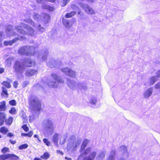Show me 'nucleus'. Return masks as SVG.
Wrapping results in <instances>:
<instances>
[{
    "label": "nucleus",
    "instance_id": "29",
    "mask_svg": "<svg viewBox=\"0 0 160 160\" xmlns=\"http://www.w3.org/2000/svg\"><path fill=\"white\" fill-rule=\"evenodd\" d=\"M8 159L10 158L12 160H18L19 157L14 154H8Z\"/></svg>",
    "mask_w": 160,
    "mask_h": 160
},
{
    "label": "nucleus",
    "instance_id": "2",
    "mask_svg": "<svg viewBox=\"0 0 160 160\" xmlns=\"http://www.w3.org/2000/svg\"><path fill=\"white\" fill-rule=\"evenodd\" d=\"M51 76L53 79L48 80L46 82L47 85L50 88H57L58 86L59 82L63 83L64 82L63 78L55 74H52Z\"/></svg>",
    "mask_w": 160,
    "mask_h": 160
},
{
    "label": "nucleus",
    "instance_id": "43",
    "mask_svg": "<svg viewBox=\"0 0 160 160\" xmlns=\"http://www.w3.org/2000/svg\"><path fill=\"white\" fill-rule=\"evenodd\" d=\"M69 2V0H63L61 2V4L62 7H64Z\"/></svg>",
    "mask_w": 160,
    "mask_h": 160
},
{
    "label": "nucleus",
    "instance_id": "20",
    "mask_svg": "<svg viewBox=\"0 0 160 160\" xmlns=\"http://www.w3.org/2000/svg\"><path fill=\"white\" fill-rule=\"evenodd\" d=\"M96 152H92L88 157H85L83 160H93L96 156Z\"/></svg>",
    "mask_w": 160,
    "mask_h": 160
},
{
    "label": "nucleus",
    "instance_id": "47",
    "mask_svg": "<svg viewBox=\"0 0 160 160\" xmlns=\"http://www.w3.org/2000/svg\"><path fill=\"white\" fill-rule=\"evenodd\" d=\"M105 155V152L102 151L99 154V157L101 158H104Z\"/></svg>",
    "mask_w": 160,
    "mask_h": 160
},
{
    "label": "nucleus",
    "instance_id": "4",
    "mask_svg": "<svg viewBox=\"0 0 160 160\" xmlns=\"http://www.w3.org/2000/svg\"><path fill=\"white\" fill-rule=\"evenodd\" d=\"M29 105L31 109L34 111H40L41 104L40 100L36 97L32 96L29 99Z\"/></svg>",
    "mask_w": 160,
    "mask_h": 160
},
{
    "label": "nucleus",
    "instance_id": "40",
    "mask_svg": "<svg viewBox=\"0 0 160 160\" xmlns=\"http://www.w3.org/2000/svg\"><path fill=\"white\" fill-rule=\"evenodd\" d=\"M74 143L73 142H70L68 143L67 146V150L68 151H70L72 149Z\"/></svg>",
    "mask_w": 160,
    "mask_h": 160
},
{
    "label": "nucleus",
    "instance_id": "50",
    "mask_svg": "<svg viewBox=\"0 0 160 160\" xmlns=\"http://www.w3.org/2000/svg\"><path fill=\"white\" fill-rule=\"evenodd\" d=\"M1 151L3 153L8 152H9V149L7 147H4L2 150Z\"/></svg>",
    "mask_w": 160,
    "mask_h": 160
},
{
    "label": "nucleus",
    "instance_id": "39",
    "mask_svg": "<svg viewBox=\"0 0 160 160\" xmlns=\"http://www.w3.org/2000/svg\"><path fill=\"white\" fill-rule=\"evenodd\" d=\"M13 60V59H12V58H9L6 59L5 62L8 66H10L11 65L12 62Z\"/></svg>",
    "mask_w": 160,
    "mask_h": 160
},
{
    "label": "nucleus",
    "instance_id": "56",
    "mask_svg": "<svg viewBox=\"0 0 160 160\" xmlns=\"http://www.w3.org/2000/svg\"><path fill=\"white\" fill-rule=\"evenodd\" d=\"M81 1H86L89 3H93L94 2V0H80Z\"/></svg>",
    "mask_w": 160,
    "mask_h": 160
},
{
    "label": "nucleus",
    "instance_id": "64",
    "mask_svg": "<svg viewBox=\"0 0 160 160\" xmlns=\"http://www.w3.org/2000/svg\"><path fill=\"white\" fill-rule=\"evenodd\" d=\"M156 74L157 75L156 76L158 77L159 78L160 77V70L157 72Z\"/></svg>",
    "mask_w": 160,
    "mask_h": 160
},
{
    "label": "nucleus",
    "instance_id": "42",
    "mask_svg": "<svg viewBox=\"0 0 160 160\" xmlns=\"http://www.w3.org/2000/svg\"><path fill=\"white\" fill-rule=\"evenodd\" d=\"M37 28L39 30V31L41 32H43L45 30V28L41 27L40 25H38Z\"/></svg>",
    "mask_w": 160,
    "mask_h": 160
},
{
    "label": "nucleus",
    "instance_id": "51",
    "mask_svg": "<svg viewBox=\"0 0 160 160\" xmlns=\"http://www.w3.org/2000/svg\"><path fill=\"white\" fill-rule=\"evenodd\" d=\"M9 103L12 106H15L16 105V101L14 100H12L9 101Z\"/></svg>",
    "mask_w": 160,
    "mask_h": 160
},
{
    "label": "nucleus",
    "instance_id": "17",
    "mask_svg": "<svg viewBox=\"0 0 160 160\" xmlns=\"http://www.w3.org/2000/svg\"><path fill=\"white\" fill-rule=\"evenodd\" d=\"M35 48L33 46H29L27 50V56H32L35 54Z\"/></svg>",
    "mask_w": 160,
    "mask_h": 160
},
{
    "label": "nucleus",
    "instance_id": "32",
    "mask_svg": "<svg viewBox=\"0 0 160 160\" xmlns=\"http://www.w3.org/2000/svg\"><path fill=\"white\" fill-rule=\"evenodd\" d=\"M13 118L12 117H10L7 120H6L5 122L6 125L10 126L12 123Z\"/></svg>",
    "mask_w": 160,
    "mask_h": 160
},
{
    "label": "nucleus",
    "instance_id": "6",
    "mask_svg": "<svg viewBox=\"0 0 160 160\" xmlns=\"http://www.w3.org/2000/svg\"><path fill=\"white\" fill-rule=\"evenodd\" d=\"M48 50L47 48H43L39 52L38 57L40 61H45L47 58Z\"/></svg>",
    "mask_w": 160,
    "mask_h": 160
},
{
    "label": "nucleus",
    "instance_id": "62",
    "mask_svg": "<svg viewBox=\"0 0 160 160\" xmlns=\"http://www.w3.org/2000/svg\"><path fill=\"white\" fill-rule=\"evenodd\" d=\"M57 152L58 154H59L61 155H62L63 154V152L59 150H57Z\"/></svg>",
    "mask_w": 160,
    "mask_h": 160
},
{
    "label": "nucleus",
    "instance_id": "63",
    "mask_svg": "<svg viewBox=\"0 0 160 160\" xmlns=\"http://www.w3.org/2000/svg\"><path fill=\"white\" fill-rule=\"evenodd\" d=\"M7 136L8 137L11 138L13 136V135L11 132H9L8 133Z\"/></svg>",
    "mask_w": 160,
    "mask_h": 160
},
{
    "label": "nucleus",
    "instance_id": "44",
    "mask_svg": "<svg viewBox=\"0 0 160 160\" xmlns=\"http://www.w3.org/2000/svg\"><path fill=\"white\" fill-rule=\"evenodd\" d=\"M16 111V110L15 108L12 107L11 108V109L9 110V112L12 114H15Z\"/></svg>",
    "mask_w": 160,
    "mask_h": 160
},
{
    "label": "nucleus",
    "instance_id": "16",
    "mask_svg": "<svg viewBox=\"0 0 160 160\" xmlns=\"http://www.w3.org/2000/svg\"><path fill=\"white\" fill-rule=\"evenodd\" d=\"M118 151L121 152L123 153H126L127 157H128L129 153L128 151L127 147L124 145H122L120 146L118 149Z\"/></svg>",
    "mask_w": 160,
    "mask_h": 160
},
{
    "label": "nucleus",
    "instance_id": "28",
    "mask_svg": "<svg viewBox=\"0 0 160 160\" xmlns=\"http://www.w3.org/2000/svg\"><path fill=\"white\" fill-rule=\"evenodd\" d=\"M6 109V102L5 101L0 102V111H5Z\"/></svg>",
    "mask_w": 160,
    "mask_h": 160
},
{
    "label": "nucleus",
    "instance_id": "18",
    "mask_svg": "<svg viewBox=\"0 0 160 160\" xmlns=\"http://www.w3.org/2000/svg\"><path fill=\"white\" fill-rule=\"evenodd\" d=\"M153 88H150L146 90L144 93V96L145 98H148L152 95V92Z\"/></svg>",
    "mask_w": 160,
    "mask_h": 160
},
{
    "label": "nucleus",
    "instance_id": "23",
    "mask_svg": "<svg viewBox=\"0 0 160 160\" xmlns=\"http://www.w3.org/2000/svg\"><path fill=\"white\" fill-rule=\"evenodd\" d=\"M91 148H88L87 149L85 150L84 151V152L82 153L81 155H80L78 158H82L84 156L87 155L91 152Z\"/></svg>",
    "mask_w": 160,
    "mask_h": 160
},
{
    "label": "nucleus",
    "instance_id": "12",
    "mask_svg": "<svg viewBox=\"0 0 160 160\" xmlns=\"http://www.w3.org/2000/svg\"><path fill=\"white\" fill-rule=\"evenodd\" d=\"M29 48V46H24L20 48L18 50V53L21 55L27 56V50Z\"/></svg>",
    "mask_w": 160,
    "mask_h": 160
},
{
    "label": "nucleus",
    "instance_id": "30",
    "mask_svg": "<svg viewBox=\"0 0 160 160\" xmlns=\"http://www.w3.org/2000/svg\"><path fill=\"white\" fill-rule=\"evenodd\" d=\"M82 142V141L81 139L78 138L76 142L75 146H74L73 148V150H75L77 147L79 146Z\"/></svg>",
    "mask_w": 160,
    "mask_h": 160
},
{
    "label": "nucleus",
    "instance_id": "10",
    "mask_svg": "<svg viewBox=\"0 0 160 160\" xmlns=\"http://www.w3.org/2000/svg\"><path fill=\"white\" fill-rule=\"evenodd\" d=\"M66 83L68 87L71 89L75 90L78 88V83L75 81L67 78Z\"/></svg>",
    "mask_w": 160,
    "mask_h": 160
},
{
    "label": "nucleus",
    "instance_id": "54",
    "mask_svg": "<svg viewBox=\"0 0 160 160\" xmlns=\"http://www.w3.org/2000/svg\"><path fill=\"white\" fill-rule=\"evenodd\" d=\"M19 40V38H14L12 41H11V42L10 43L11 45H12L13 43L16 42Z\"/></svg>",
    "mask_w": 160,
    "mask_h": 160
},
{
    "label": "nucleus",
    "instance_id": "46",
    "mask_svg": "<svg viewBox=\"0 0 160 160\" xmlns=\"http://www.w3.org/2000/svg\"><path fill=\"white\" fill-rule=\"evenodd\" d=\"M71 8L73 10L78 11L79 10V8L74 4L72 5L71 6Z\"/></svg>",
    "mask_w": 160,
    "mask_h": 160
},
{
    "label": "nucleus",
    "instance_id": "7",
    "mask_svg": "<svg viewBox=\"0 0 160 160\" xmlns=\"http://www.w3.org/2000/svg\"><path fill=\"white\" fill-rule=\"evenodd\" d=\"M47 66L52 68L59 67L62 65L61 61L58 60H55L53 58L50 59L47 64Z\"/></svg>",
    "mask_w": 160,
    "mask_h": 160
},
{
    "label": "nucleus",
    "instance_id": "25",
    "mask_svg": "<svg viewBox=\"0 0 160 160\" xmlns=\"http://www.w3.org/2000/svg\"><path fill=\"white\" fill-rule=\"evenodd\" d=\"M89 140L88 139H85L84 140L81 146V149L84 150L87 146L88 143L89 142Z\"/></svg>",
    "mask_w": 160,
    "mask_h": 160
},
{
    "label": "nucleus",
    "instance_id": "8",
    "mask_svg": "<svg viewBox=\"0 0 160 160\" xmlns=\"http://www.w3.org/2000/svg\"><path fill=\"white\" fill-rule=\"evenodd\" d=\"M61 70L67 75L72 78H75L76 73L75 72L68 68H64L61 69Z\"/></svg>",
    "mask_w": 160,
    "mask_h": 160
},
{
    "label": "nucleus",
    "instance_id": "27",
    "mask_svg": "<svg viewBox=\"0 0 160 160\" xmlns=\"http://www.w3.org/2000/svg\"><path fill=\"white\" fill-rule=\"evenodd\" d=\"M159 79L158 77L155 76L151 77L150 78V83L151 85L153 84L156 82Z\"/></svg>",
    "mask_w": 160,
    "mask_h": 160
},
{
    "label": "nucleus",
    "instance_id": "26",
    "mask_svg": "<svg viewBox=\"0 0 160 160\" xmlns=\"http://www.w3.org/2000/svg\"><path fill=\"white\" fill-rule=\"evenodd\" d=\"M87 88L86 84L83 82H79L78 83V88L80 89L85 90Z\"/></svg>",
    "mask_w": 160,
    "mask_h": 160
},
{
    "label": "nucleus",
    "instance_id": "11",
    "mask_svg": "<svg viewBox=\"0 0 160 160\" xmlns=\"http://www.w3.org/2000/svg\"><path fill=\"white\" fill-rule=\"evenodd\" d=\"M6 32L8 37L12 35L15 36V33L13 32L12 27L11 25H8L6 27Z\"/></svg>",
    "mask_w": 160,
    "mask_h": 160
},
{
    "label": "nucleus",
    "instance_id": "57",
    "mask_svg": "<svg viewBox=\"0 0 160 160\" xmlns=\"http://www.w3.org/2000/svg\"><path fill=\"white\" fill-rule=\"evenodd\" d=\"M29 84L28 81H25L22 84V87L24 88L27 86V85Z\"/></svg>",
    "mask_w": 160,
    "mask_h": 160
},
{
    "label": "nucleus",
    "instance_id": "58",
    "mask_svg": "<svg viewBox=\"0 0 160 160\" xmlns=\"http://www.w3.org/2000/svg\"><path fill=\"white\" fill-rule=\"evenodd\" d=\"M155 88L156 89H159L160 88V82H159L156 84L155 86Z\"/></svg>",
    "mask_w": 160,
    "mask_h": 160
},
{
    "label": "nucleus",
    "instance_id": "14",
    "mask_svg": "<svg viewBox=\"0 0 160 160\" xmlns=\"http://www.w3.org/2000/svg\"><path fill=\"white\" fill-rule=\"evenodd\" d=\"M62 23L63 25L67 29H69L72 24V21L68 19H63Z\"/></svg>",
    "mask_w": 160,
    "mask_h": 160
},
{
    "label": "nucleus",
    "instance_id": "35",
    "mask_svg": "<svg viewBox=\"0 0 160 160\" xmlns=\"http://www.w3.org/2000/svg\"><path fill=\"white\" fill-rule=\"evenodd\" d=\"M24 21L25 22L28 23L30 24L31 25L34 27H35V23L31 19H25Z\"/></svg>",
    "mask_w": 160,
    "mask_h": 160
},
{
    "label": "nucleus",
    "instance_id": "33",
    "mask_svg": "<svg viewBox=\"0 0 160 160\" xmlns=\"http://www.w3.org/2000/svg\"><path fill=\"white\" fill-rule=\"evenodd\" d=\"M8 131V129L4 127H1L0 129V132L3 134H6Z\"/></svg>",
    "mask_w": 160,
    "mask_h": 160
},
{
    "label": "nucleus",
    "instance_id": "13",
    "mask_svg": "<svg viewBox=\"0 0 160 160\" xmlns=\"http://www.w3.org/2000/svg\"><path fill=\"white\" fill-rule=\"evenodd\" d=\"M34 63L33 61L28 58H25L23 61V63L25 67H31Z\"/></svg>",
    "mask_w": 160,
    "mask_h": 160
},
{
    "label": "nucleus",
    "instance_id": "55",
    "mask_svg": "<svg viewBox=\"0 0 160 160\" xmlns=\"http://www.w3.org/2000/svg\"><path fill=\"white\" fill-rule=\"evenodd\" d=\"M11 41H5L4 42V45L6 46H8V45H12L10 44Z\"/></svg>",
    "mask_w": 160,
    "mask_h": 160
},
{
    "label": "nucleus",
    "instance_id": "59",
    "mask_svg": "<svg viewBox=\"0 0 160 160\" xmlns=\"http://www.w3.org/2000/svg\"><path fill=\"white\" fill-rule=\"evenodd\" d=\"M18 84V81H15L13 83V87L15 88H17V85Z\"/></svg>",
    "mask_w": 160,
    "mask_h": 160
},
{
    "label": "nucleus",
    "instance_id": "52",
    "mask_svg": "<svg viewBox=\"0 0 160 160\" xmlns=\"http://www.w3.org/2000/svg\"><path fill=\"white\" fill-rule=\"evenodd\" d=\"M22 128L26 132H28L29 130V128L26 125H22Z\"/></svg>",
    "mask_w": 160,
    "mask_h": 160
},
{
    "label": "nucleus",
    "instance_id": "5",
    "mask_svg": "<svg viewBox=\"0 0 160 160\" xmlns=\"http://www.w3.org/2000/svg\"><path fill=\"white\" fill-rule=\"evenodd\" d=\"M13 72L18 75H21L26 70V68L22 62L16 61L13 66Z\"/></svg>",
    "mask_w": 160,
    "mask_h": 160
},
{
    "label": "nucleus",
    "instance_id": "36",
    "mask_svg": "<svg viewBox=\"0 0 160 160\" xmlns=\"http://www.w3.org/2000/svg\"><path fill=\"white\" fill-rule=\"evenodd\" d=\"M50 157V154L49 153L46 152H45L43 155L41 156V158L44 159H47L49 158Z\"/></svg>",
    "mask_w": 160,
    "mask_h": 160
},
{
    "label": "nucleus",
    "instance_id": "48",
    "mask_svg": "<svg viewBox=\"0 0 160 160\" xmlns=\"http://www.w3.org/2000/svg\"><path fill=\"white\" fill-rule=\"evenodd\" d=\"M6 117V114L4 113L0 112V118H1L5 120Z\"/></svg>",
    "mask_w": 160,
    "mask_h": 160
},
{
    "label": "nucleus",
    "instance_id": "41",
    "mask_svg": "<svg viewBox=\"0 0 160 160\" xmlns=\"http://www.w3.org/2000/svg\"><path fill=\"white\" fill-rule=\"evenodd\" d=\"M28 144H22L19 147L18 149L20 150H22L23 149H25L28 148Z\"/></svg>",
    "mask_w": 160,
    "mask_h": 160
},
{
    "label": "nucleus",
    "instance_id": "60",
    "mask_svg": "<svg viewBox=\"0 0 160 160\" xmlns=\"http://www.w3.org/2000/svg\"><path fill=\"white\" fill-rule=\"evenodd\" d=\"M33 134V132L32 131H30L28 133V137H31L32 135Z\"/></svg>",
    "mask_w": 160,
    "mask_h": 160
},
{
    "label": "nucleus",
    "instance_id": "24",
    "mask_svg": "<svg viewBox=\"0 0 160 160\" xmlns=\"http://www.w3.org/2000/svg\"><path fill=\"white\" fill-rule=\"evenodd\" d=\"M59 135V134L55 133L52 137V140L54 143L56 145H57L58 144Z\"/></svg>",
    "mask_w": 160,
    "mask_h": 160
},
{
    "label": "nucleus",
    "instance_id": "61",
    "mask_svg": "<svg viewBox=\"0 0 160 160\" xmlns=\"http://www.w3.org/2000/svg\"><path fill=\"white\" fill-rule=\"evenodd\" d=\"M4 120L0 118V126L2 125L4 122Z\"/></svg>",
    "mask_w": 160,
    "mask_h": 160
},
{
    "label": "nucleus",
    "instance_id": "45",
    "mask_svg": "<svg viewBox=\"0 0 160 160\" xmlns=\"http://www.w3.org/2000/svg\"><path fill=\"white\" fill-rule=\"evenodd\" d=\"M97 102V100L95 98H92L90 100V103L93 105H95Z\"/></svg>",
    "mask_w": 160,
    "mask_h": 160
},
{
    "label": "nucleus",
    "instance_id": "9",
    "mask_svg": "<svg viewBox=\"0 0 160 160\" xmlns=\"http://www.w3.org/2000/svg\"><path fill=\"white\" fill-rule=\"evenodd\" d=\"M80 7L82 8L84 11L89 14H94L95 12L87 4L80 3Z\"/></svg>",
    "mask_w": 160,
    "mask_h": 160
},
{
    "label": "nucleus",
    "instance_id": "34",
    "mask_svg": "<svg viewBox=\"0 0 160 160\" xmlns=\"http://www.w3.org/2000/svg\"><path fill=\"white\" fill-rule=\"evenodd\" d=\"M75 14V11L71 12L70 13H67L65 15V17L66 18H70L73 16Z\"/></svg>",
    "mask_w": 160,
    "mask_h": 160
},
{
    "label": "nucleus",
    "instance_id": "21",
    "mask_svg": "<svg viewBox=\"0 0 160 160\" xmlns=\"http://www.w3.org/2000/svg\"><path fill=\"white\" fill-rule=\"evenodd\" d=\"M33 18L35 20L37 21H39L42 20V15H40L36 13H33Z\"/></svg>",
    "mask_w": 160,
    "mask_h": 160
},
{
    "label": "nucleus",
    "instance_id": "49",
    "mask_svg": "<svg viewBox=\"0 0 160 160\" xmlns=\"http://www.w3.org/2000/svg\"><path fill=\"white\" fill-rule=\"evenodd\" d=\"M43 141L48 146H50V142L48 141V140L46 138H44L43 139Z\"/></svg>",
    "mask_w": 160,
    "mask_h": 160
},
{
    "label": "nucleus",
    "instance_id": "3",
    "mask_svg": "<svg viewBox=\"0 0 160 160\" xmlns=\"http://www.w3.org/2000/svg\"><path fill=\"white\" fill-rule=\"evenodd\" d=\"M42 124L47 133L51 134H52L55 126L52 119L48 118L44 119L42 122Z\"/></svg>",
    "mask_w": 160,
    "mask_h": 160
},
{
    "label": "nucleus",
    "instance_id": "15",
    "mask_svg": "<svg viewBox=\"0 0 160 160\" xmlns=\"http://www.w3.org/2000/svg\"><path fill=\"white\" fill-rule=\"evenodd\" d=\"M116 155V150H112L110 153V155L107 160H114L115 157ZM118 160H126L125 159L121 158Z\"/></svg>",
    "mask_w": 160,
    "mask_h": 160
},
{
    "label": "nucleus",
    "instance_id": "37",
    "mask_svg": "<svg viewBox=\"0 0 160 160\" xmlns=\"http://www.w3.org/2000/svg\"><path fill=\"white\" fill-rule=\"evenodd\" d=\"M2 84L8 88H10L11 87L10 83L7 81H4L2 83Z\"/></svg>",
    "mask_w": 160,
    "mask_h": 160
},
{
    "label": "nucleus",
    "instance_id": "38",
    "mask_svg": "<svg viewBox=\"0 0 160 160\" xmlns=\"http://www.w3.org/2000/svg\"><path fill=\"white\" fill-rule=\"evenodd\" d=\"M8 154L0 156V160H5L8 159Z\"/></svg>",
    "mask_w": 160,
    "mask_h": 160
},
{
    "label": "nucleus",
    "instance_id": "53",
    "mask_svg": "<svg viewBox=\"0 0 160 160\" xmlns=\"http://www.w3.org/2000/svg\"><path fill=\"white\" fill-rule=\"evenodd\" d=\"M2 92L6 95H8V93H7V89L5 88L4 87H2Z\"/></svg>",
    "mask_w": 160,
    "mask_h": 160
},
{
    "label": "nucleus",
    "instance_id": "22",
    "mask_svg": "<svg viewBox=\"0 0 160 160\" xmlns=\"http://www.w3.org/2000/svg\"><path fill=\"white\" fill-rule=\"evenodd\" d=\"M42 17H43V20L45 23H47L50 18V16L48 14L45 13H42Z\"/></svg>",
    "mask_w": 160,
    "mask_h": 160
},
{
    "label": "nucleus",
    "instance_id": "19",
    "mask_svg": "<svg viewBox=\"0 0 160 160\" xmlns=\"http://www.w3.org/2000/svg\"><path fill=\"white\" fill-rule=\"evenodd\" d=\"M37 72V70L34 69H28L26 71V75L28 77H30L34 75Z\"/></svg>",
    "mask_w": 160,
    "mask_h": 160
},
{
    "label": "nucleus",
    "instance_id": "31",
    "mask_svg": "<svg viewBox=\"0 0 160 160\" xmlns=\"http://www.w3.org/2000/svg\"><path fill=\"white\" fill-rule=\"evenodd\" d=\"M42 7L43 9H46L51 11H53L54 9L53 7H51L46 4H43Z\"/></svg>",
    "mask_w": 160,
    "mask_h": 160
},
{
    "label": "nucleus",
    "instance_id": "1",
    "mask_svg": "<svg viewBox=\"0 0 160 160\" xmlns=\"http://www.w3.org/2000/svg\"><path fill=\"white\" fill-rule=\"evenodd\" d=\"M15 29L18 33L23 35H28L33 36L34 35V30L27 25L22 23L21 26H15Z\"/></svg>",
    "mask_w": 160,
    "mask_h": 160
}]
</instances>
